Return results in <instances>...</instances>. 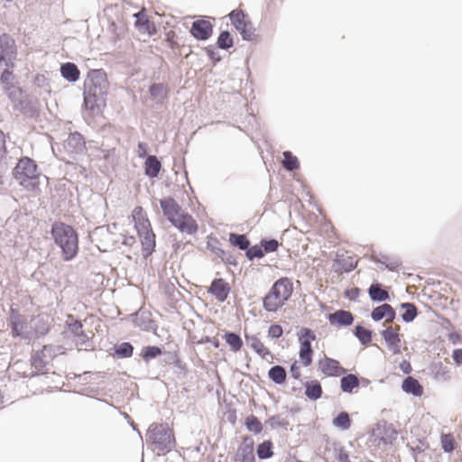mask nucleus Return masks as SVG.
<instances>
[{"label":"nucleus","mask_w":462,"mask_h":462,"mask_svg":"<svg viewBox=\"0 0 462 462\" xmlns=\"http://www.w3.org/2000/svg\"><path fill=\"white\" fill-rule=\"evenodd\" d=\"M273 443L271 439H266L261 442L256 447V455L260 460H265L273 457Z\"/></svg>","instance_id":"nucleus-44"},{"label":"nucleus","mask_w":462,"mask_h":462,"mask_svg":"<svg viewBox=\"0 0 462 462\" xmlns=\"http://www.w3.org/2000/svg\"><path fill=\"white\" fill-rule=\"evenodd\" d=\"M22 93H23V89L21 88H15L12 91H8V93L6 95L8 97V98L13 103H17V106H18L19 101L23 100L22 98H20V96Z\"/></svg>","instance_id":"nucleus-61"},{"label":"nucleus","mask_w":462,"mask_h":462,"mask_svg":"<svg viewBox=\"0 0 462 462\" xmlns=\"http://www.w3.org/2000/svg\"><path fill=\"white\" fill-rule=\"evenodd\" d=\"M223 338L232 352L236 353L241 350L243 340L238 333L226 330L223 335Z\"/></svg>","instance_id":"nucleus-38"},{"label":"nucleus","mask_w":462,"mask_h":462,"mask_svg":"<svg viewBox=\"0 0 462 462\" xmlns=\"http://www.w3.org/2000/svg\"><path fill=\"white\" fill-rule=\"evenodd\" d=\"M259 243L262 246L264 255L269 253L276 252L281 245L279 241L273 237H263L260 239Z\"/></svg>","instance_id":"nucleus-50"},{"label":"nucleus","mask_w":462,"mask_h":462,"mask_svg":"<svg viewBox=\"0 0 462 462\" xmlns=\"http://www.w3.org/2000/svg\"><path fill=\"white\" fill-rule=\"evenodd\" d=\"M332 425L342 431L348 430L352 425L349 413L346 411L338 412L337 415L333 418Z\"/></svg>","instance_id":"nucleus-41"},{"label":"nucleus","mask_w":462,"mask_h":462,"mask_svg":"<svg viewBox=\"0 0 462 462\" xmlns=\"http://www.w3.org/2000/svg\"><path fill=\"white\" fill-rule=\"evenodd\" d=\"M13 158L8 156L6 149L5 135L2 130H0V184L5 183V176L8 172Z\"/></svg>","instance_id":"nucleus-18"},{"label":"nucleus","mask_w":462,"mask_h":462,"mask_svg":"<svg viewBox=\"0 0 462 462\" xmlns=\"http://www.w3.org/2000/svg\"><path fill=\"white\" fill-rule=\"evenodd\" d=\"M162 170V163L156 155L148 157L143 162L144 175L149 179L158 178L161 171Z\"/></svg>","instance_id":"nucleus-25"},{"label":"nucleus","mask_w":462,"mask_h":462,"mask_svg":"<svg viewBox=\"0 0 462 462\" xmlns=\"http://www.w3.org/2000/svg\"><path fill=\"white\" fill-rule=\"evenodd\" d=\"M32 332V337L39 338L50 332V326L43 318L39 317Z\"/></svg>","instance_id":"nucleus-51"},{"label":"nucleus","mask_w":462,"mask_h":462,"mask_svg":"<svg viewBox=\"0 0 462 462\" xmlns=\"http://www.w3.org/2000/svg\"><path fill=\"white\" fill-rule=\"evenodd\" d=\"M148 93L152 100L157 98L166 99L168 98L169 88L162 83L154 82L149 86Z\"/></svg>","instance_id":"nucleus-42"},{"label":"nucleus","mask_w":462,"mask_h":462,"mask_svg":"<svg viewBox=\"0 0 462 462\" xmlns=\"http://www.w3.org/2000/svg\"><path fill=\"white\" fill-rule=\"evenodd\" d=\"M231 291L230 284L224 278H215L208 288V293L213 295L219 302H224Z\"/></svg>","instance_id":"nucleus-17"},{"label":"nucleus","mask_w":462,"mask_h":462,"mask_svg":"<svg viewBox=\"0 0 462 462\" xmlns=\"http://www.w3.org/2000/svg\"><path fill=\"white\" fill-rule=\"evenodd\" d=\"M441 448L445 453H451L455 449V439L451 433H442L440 436Z\"/></svg>","instance_id":"nucleus-52"},{"label":"nucleus","mask_w":462,"mask_h":462,"mask_svg":"<svg viewBox=\"0 0 462 462\" xmlns=\"http://www.w3.org/2000/svg\"><path fill=\"white\" fill-rule=\"evenodd\" d=\"M402 390L414 397H420L423 394V387L416 378L410 375L402 380Z\"/></svg>","instance_id":"nucleus-30"},{"label":"nucleus","mask_w":462,"mask_h":462,"mask_svg":"<svg viewBox=\"0 0 462 462\" xmlns=\"http://www.w3.org/2000/svg\"><path fill=\"white\" fill-rule=\"evenodd\" d=\"M51 346H44L42 349L32 352L30 358L32 367L35 370L44 372L47 365L44 360L46 352H51Z\"/></svg>","instance_id":"nucleus-31"},{"label":"nucleus","mask_w":462,"mask_h":462,"mask_svg":"<svg viewBox=\"0 0 462 462\" xmlns=\"http://www.w3.org/2000/svg\"><path fill=\"white\" fill-rule=\"evenodd\" d=\"M282 156V166L287 171L292 172L300 169V161L291 151H284Z\"/></svg>","instance_id":"nucleus-43"},{"label":"nucleus","mask_w":462,"mask_h":462,"mask_svg":"<svg viewBox=\"0 0 462 462\" xmlns=\"http://www.w3.org/2000/svg\"><path fill=\"white\" fill-rule=\"evenodd\" d=\"M133 217L134 228L136 229L142 245V254L143 258H148L155 251V235L147 216L143 214L142 207H136L134 209Z\"/></svg>","instance_id":"nucleus-7"},{"label":"nucleus","mask_w":462,"mask_h":462,"mask_svg":"<svg viewBox=\"0 0 462 462\" xmlns=\"http://www.w3.org/2000/svg\"><path fill=\"white\" fill-rule=\"evenodd\" d=\"M159 364L163 369V375L165 374V372L167 371V366L171 365H180V351L179 347L176 346V348L173 350H165L163 348V353L162 354V356H160Z\"/></svg>","instance_id":"nucleus-28"},{"label":"nucleus","mask_w":462,"mask_h":462,"mask_svg":"<svg viewBox=\"0 0 462 462\" xmlns=\"http://www.w3.org/2000/svg\"><path fill=\"white\" fill-rule=\"evenodd\" d=\"M245 339L247 346L253 350H254L257 345L261 342V340L255 335H249L247 333L245 334Z\"/></svg>","instance_id":"nucleus-63"},{"label":"nucleus","mask_w":462,"mask_h":462,"mask_svg":"<svg viewBox=\"0 0 462 462\" xmlns=\"http://www.w3.org/2000/svg\"><path fill=\"white\" fill-rule=\"evenodd\" d=\"M8 327L14 338H32V330H27L28 323L26 318L17 309L10 308Z\"/></svg>","instance_id":"nucleus-10"},{"label":"nucleus","mask_w":462,"mask_h":462,"mask_svg":"<svg viewBox=\"0 0 462 462\" xmlns=\"http://www.w3.org/2000/svg\"><path fill=\"white\" fill-rule=\"evenodd\" d=\"M160 206L163 217L180 232L189 236L198 232L199 225L197 221L189 213L184 211L171 196L162 198L160 200Z\"/></svg>","instance_id":"nucleus-3"},{"label":"nucleus","mask_w":462,"mask_h":462,"mask_svg":"<svg viewBox=\"0 0 462 462\" xmlns=\"http://www.w3.org/2000/svg\"><path fill=\"white\" fill-rule=\"evenodd\" d=\"M370 317L374 322H378L384 318L394 319L396 318V311L392 305L383 303L373 309Z\"/></svg>","instance_id":"nucleus-29"},{"label":"nucleus","mask_w":462,"mask_h":462,"mask_svg":"<svg viewBox=\"0 0 462 462\" xmlns=\"http://www.w3.org/2000/svg\"><path fill=\"white\" fill-rule=\"evenodd\" d=\"M265 424L269 425L272 430H274L276 428H282V429L287 430V428L289 426V421L284 419H280L279 415H273V416L269 417L265 420Z\"/></svg>","instance_id":"nucleus-54"},{"label":"nucleus","mask_w":462,"mask_h":462,"mask_svg":"<svg viewBox=\"0 0 462 462\" xmlns=\"http://www.w3.org/2000/svg\"><path fill=\"white\" fill-rule=\"evenodd\" d=\"M40 176L37 162L29 156H22L12 170L14 180L27 191L39 189Z\"/></svg>","instance_id":"nucleus-4"},{"label":"nucleus","mask_w":462,"mask_h":462,"mask_svg":"<svg viewBox=\"0 0 462 462\" xmlns=\"http://www.w3.org/2000/svg\"><path fill=\"white\" fill-rule=\"evenodd\" d=\"M430 374L436 380L447 381L450 378L449 369L441 361L432 362L429 366Z\"/></svg>","instance_id":"nucleus-36"},{"label":"nucleus","mask_w":462,"mask_h":462,"mask_svg":"<svg viewBox=\"0 0 462 462\" xmlns=\"http://www.w3.org/2000/svg\"><path fill=\"white\" fill-rule=\"evenodd\" d=\"M216 46L224 51H228L234 46V38L228 30H224L219 32Z\"/></svg>","instance_id":"nucleus-47"},{"label":"nucleus","mask_w":462,"mask_h":462,"mask_svg":"<svg viewBox=\"0 0 462 462\" xmlns=\"http://www.w3.org/2000/svg\"><path fill=\"white\" fill-rule=\"evenodd\" d=\"M337 452L336 457L339 462H351L349 459V454L345 450L344 447H340L337 449H335Z\"/></svg>","instance_id":"nucleus-64"},{"label":"nucleus","mask_w":462,"mask_h":462,"mask_svg":"<svg viewBox=\"0 0 462 462\" xmlns=\"http://www.w3.org/2000/svg\"><path fill=\"white\" fill-rule=\"evenodd\" d=\"M367 293L373 302L381 303L390 300L389 293L383 290V285L374 282L368 288Z\"/></svg>","instance_id":"nucleus-27"},{"label":"nucleus","mask_w":462,"mask_h":462,"mask_svg":"<svg viewBox=\"0 0 462 462\" xmlns=\"http://www.w3.org/2000/svg\"><path fill=\"white\" fill-rule=\"evenodd\" d=\"M297 337L300 344V360L305 367H308L313 361L314 351L311 343L317 339L316 333L310 328L301 327L297 332Z\"/></svg>","instance_id":"nucleus-9"},{"label":"nucleus","mask_w":462,"mask_h":462,"mask_svg":"<svg viewBox=\"0 0 462 462\" xmlns=\"http://www.w3.org/2000/svg\"><path fill=\"white\" fill-rule=\"evenodd\" d=\"M138 157L141 159L146 160L148 157L152 156L149 154V147L148 144L144 142L138 143Z\"/></svg>","instance_id":"nucleus-60"},{"label":"nucleus","mask_w":462,"mask_h":462,"mask_svg":"<svg viewBox=\"0 0 462 462\" xmlns=\"http://www.w3.org/2000/svg\"><path fill=\"white\" fill-rule=\"evenodd\" d=\"M50 234L54 245L60 249L61 258L65 262L74 260L79 252V236L70 225L62 221H55Z\"/></svg>","instance_id":"nucleus-2"},{"label":"nucleus","mask_w":462,"mask_h":462,"mask_svg":"<svg viewBox=\"0 0 462 462\" xmlns=\"http://www.w3.org/2000/svg\"><path fill=\"white\" fill-rule=\"evenodd\" d=\"M244 424L245 429L254 435L261 434L263 429V423L261 422L259 418H257L254 414L246 416Z\"/></svg>","instance_id":"nucleus-46"},{"label":"nucleus","mask_w":462,"mask_h":462,"mask_svg":"<svg viewBox=\"0 0 462 462\" xmlns=\"http://www.w3.org/2000/svg\"><path fill=\"white\" fill-rule=\"evenodd\" d=\"M400 308L403 310V312L401 314V319L404 323L412 322L419 315V310L412 302H402L400 304Z\"/></svg>","instance_id":"nucleus-40"},{"label":"nucleus","mask_w":462,"mask_h":462,"mask_svg":"<svg viewBox=\"0 0 462 462\" xmlns=\"http://www.w3.org/2000/svg\"><path fill=\"white\" fill-rule=\"evenodd\" d=\"M109 82L103 69L88 71L83 84V109L91 117L102 115L106 106Z\"/></svg>","instance_id":"nucleus-1"},{"label":"nucleus","mask_w":462,"mask_h":462,"mask_svg":"<svg viewBox=\"0 0 462 462\" xmlns=\"http://www.w3.org/2000/svg\"><path fill=\"white\" fill-rule=\"evenodd\" d=\"M207 248L215 254L217 257H219L226 265L237 266L238 263L236 257L230 252L214 245L209 242L207 243Z\"/></svg>","instance_id":"nucleus-33"},{"label":"nucleus","mask_w":462,"mask_h":462,"mask_svg":"<svg viewBox=\"0 0 462 462\" xmlns=\"http://www.w3.org/2000/svg\"><path fill=\"white\" fill-rule=\"evenodd\" d=\"M357 380V374L346 373V374H343L339 381L341 392L345 393H353L354 390L358 388Z\"/></svg>","instance_id":"nucleus-37"},{"label":"nucleus","mask_w":462,"mask_h":462,"mask_svg":"<svg viewBox=\"0 0 462 462\" xmlns=\"http://www.w3.org/2000/svg\"><path fill=\"white\" fill-rule=\"evenodd\" d=\"M134 18V28L141 33L152 37L157 34L158 28L153 21L150 19L145 8L133 14Z\"/></svg>","instance_id":"nucleus-11"},{"label":"nucleus","mask_w":462,"mask_h":462,"mask_svg":"<svg viewBox=\"0 0 462 462\" xmlns=\"http://www.w3.org/2000/svg\"><path fill=\"white\" fill-rule=\"evenodd\" d=\"M204 50L207 53L208 60L212 62L213 66H216L217 63H219L222 60V57L219 55L218 51H217V46L208 45V46L205 47Z\"/></svg>","instance_id":"nucleus-55"},{"label":"nucleus","mask_w":462,"mask_h":462,"mask_svg":"<svg viewBox=\"0 0 462 462\" xmlns=\"http://www.w3.org/2000/svg\"><path fill=\"white\" fill-rule=\"evenodd\" d=\"M214 25L208 20L198 19L192 22L189 33L198 41H207L213 34Z\"/></svg>","instance_id":"nucleus-15"},{"label":"nucleus","mask_w":462,"mask_h":462,"mask_svg":"<svg viewBox=\"0 0 462 462\" xmlns=\"http://www.w3.org/2000/svg\"><path fill=\"white\" fill-rule=\"evenodd\" d=\"M64 149L69 157L73 159L77 155L85 153L87 152L85 137L78 131L70 133L64 141Z\"/></svg>","instance_id":"nucleus-12"},{"label":"nucleus","mask_w":462,"mask_h":462,"mask_svg":"<svg viewBox=\"0 0 462 462\" xmlns=\"http://www.w3.org/2000/svg\"><path fill=\"white\" fill-rule=\"evenodd\" d=\"M318 365L326 376L337 377L346 374V369L340 365L339 361L326 356L319 361Z\"/></svg>","instance_id":"nucleus-16"},{"label":"nucleus","mask_w":462,"mask_h":462,"mask_svg":"<svg viewBox=\"0 0 462 462\" xmlns=\"http://www.w3.org/2000/svg\"><path fill=\"white\" fill-rule=\"evenodd\" d=\"M304 394L311 402H316L322 397L323 389L319 380L313 379L303 383Z\"/></svg>","instance_id":"nucleus-26"},{"label":"nucleus","mask_w":462,"mask_h":462,"mask_svg":"<svg viewBox=\"0 0 462 462\" xmlns=\"http://www.w3.org/2000/svg\"><path fill=\"white\" fill-rule=\"evenodd\" d=\"M245 252V257L248 261H254V259H261L264 257L260 243L254 245H250Z\"/></svg>","instance_id":"nucleus-53"},{"label":"nucleus","mask_w":462,"mask_h":462,"mask_svg":"<svg viewBox=\"0 0 462 462\" xmlns=\"http://www.w3.org/2000/svg\"><path fill=\"white\" fill-rule=\"evenodd\" d=\"M235 462H255L254 451L251 448H245L241 446L238 447L236 455L234 457Z\"/></svg>","instance_id":"nucleus-49"},{"label":"nucleus","mask_w":462,"mask_h":462,"mask_svg":"<svg viewBox=\"0 0 462 462\" xmlns=\"http://www.w3.org/2000/svg\"><path fill=\"white\" fill-rule=\"evenodd\" d=\"M173 366L175 368L173 374L178 379L183 380L187 377L189 370L186 363L180 359V365H173Z\"/></svg>","instance_id":"nucleus-57"},{"label":"nucleus","mask_w":462,"mask_h":462,"mask_svg":"<svg viewBox=\"0 0 462 462\" xmlns=\"http://www.w3.org/2000/svg\"><path fill=\"white\" fill-rule=\"evenodd\" d=\"M228 242L233 246L241 251H245L250 245V240L245 234L231 232L228 234Z\"/></svg>","instance_id":"nucleus-39"},{"label":"nucleus","mask_w":462,"mask_h":462,"mask_svg":"<svg viewBox=\"0 0 462 462\" xmlns=\"http://www.w3.org/2000/svg\"><path fill=\"white\" fill-rule=\"evenodd\" d=\"M354 336L359 340L363 346H368L372 342L373 331L364 328L360 324H356L354 328Z\"/></svg>","instance_id":"nucleus-45"},{"label":"nucleus","mask_w":462,"mask_h":462,"mask_svg":"<svg viewBox=\"0 0 462 462\" xmlns=\"http://www.w3.org/2000/svg\"><path fill=\"white\" fill-rule=\"evenodd\" d=\"M267 375L273 383L282 385L287 380V370L281 365H274L268 370Z\"/></svg>","instance_id":"nucleus-34"},{"label":"nucleus","mask_w":462,"mask_h":462,"mask_svg":"<svg viewBox=\"0 0 462 462\" xmlns=\"http://www.w3.org/2000/svg\"><path fill=\"white\" fill-rule=\"evenodd\" d=\"M17 53L14 52L11 56L5 58L4 60H1L0 65H4L5 69L3 70H10L14 72V69L15 67V60L17 58Z\"/></svg>","instance_id":"nucleus-58"},{"label":"nucleus","mask_w":462,"mask_h":462,"mask_svg":"<svg viewBox=\"0 0 462 462\" xmlns=\"http://www.w3.org/2000/svg\"><path fill=\"white\" fill-rule=\"evenodd\" d=\"M327 319L331 326L346 328L353 324L354 315L349 310H337L328 314Z\"/></svg>","instance_id":"nucleus-19"},{"label":"nucleus","mask_w":462,"mask_h":462,"mask_svg":"<svg viewBox=\"0 0 462 462\" xmlns=\"http://www.w3.org/2000/svg\"><path fill=\"white\" fill-rule=\"evenodd\" d=\"M134 327L145 332H152L157 335L158 326L155 320L152 318V313L149 310H139L131 315Z\"/></svg>","instance_id":"nucleus-14"},{"label":"nucleus","mask_w":462,"mask_h":462,"mask_svg":"<svg viewBox=\"0 0 462 462\" xmlns=\"http://www.w3.org/2000/svg\"><path fill=\"white\" fill-rule=\"evenodd\" d=\"M398 432L393 427V424L388 423L386 420H382L373 427L371 435L379 439V442L388 445L392 444L396 439Z\"/></svg>","instance_id":"nucleus-13"},{"label":"nucleus","mask_w":462,"mask_h":462,"mask_svg":"<svg viewBox=\"0 0 462 462\" xmlns=\"http://www.w3.org/2000/svg\"><path fill=\"white\" fill-rule=\"evenodd\" d=\"M162 346L156 345H147L142 347L138 356L146 365H149L152 360L162 356Z\"/></svg>","instance_id":"nucleus-32"},{"label":"nucleus","mask_w":462,"mask_h":462,"mask_svg":"<svg viewBox=\"0 0 462 462\" xmlns=\"http://www.w3.org/2000/svg\"><path fill=\"white\" fill-rule=\"evenodd\" d=\"M147 445L153 446L157 450L168 454L176 448L177 441L172 429L167 423H152L145 434Z\"/></svg>","instance_id":"nucleus-5"},{"label":"nucleus","mask_w":462,"mask_h":462,"mask_svg":"<svg viewBox=\"0 0 462 462\" xmlns=\"http://www.w3.org/2000/svg\"><path fill=\"white\" fill-rule=\"evenodd\" d=\"M245 339L247 346L253 350H254L257 345L261 342V340L255 335H249L247 333L245 334Z\"/></svg>","instance_id":"nucleus-62"},{"label":"nucleus","mask_w":462,"mask_h":462,"mask_svg":"<svg viewBox=\"0 0 462 462\" xmlns=\"http://www.w3.org/2000/svg\"><path fill=\"white\" fill-rule=\"evenodd\" d=\"M372 261L380 264L382 270L385 269L390 272H397L402 265V261L398 258L390 257L387 254H380L379 255L374 254Z\"/></svg>","instance_id":"nucleus-24"},{"label":"nucleus","mask_w":462,"mask_h":462,"mask_svg":"<svg viewBox=\"0 0 462 462\" xmlns=\"http://www.w3.org/2000/svg\"><path fill=\"white\" fill-rule=\"evenodd\" d=\"M381 336L393 355L401 354V337L396 329L387 328L381 331Z\"/></svg>","instance_id":"nucleus-20"},{"label":"nucleus","mask_w":462,"mask_h":462,"mask_svg":"<svg viewBox=\"0 0 462 462\" xmlns=\"http://www.w3.org/2000/svg\"><path fill=\"white\" fill-rule=\"evenodd\" d=\"M112 356L119 359L130 358L134 355V347L130 342L116 343L112 347Z\"/></svg>","instance_id":"nucleus-35"},{"label":"nucleus","mask_w":462,"mask_h":462,"mask_svg":"<svg viewBox=\"0 0 462 462\" xmlns=\"http://www.w3.org/2000/svg\"><path fill=\"white\" fill-rule=\"evenodd\" d=\"M64 326L73 337L81 334V330L83 329L82 321L80 319H75L74 316L71 314L68 315V319L65 321Z\"/></svg>","instance_id":"nucleus-48"},{"label":"nucleus","mask_w":462,"mask_h":462,"mask_svg":"<svg viewBox=\"0 0 462 462\" xmlns=\"http://www.w3.org/2000/svg\"><path fill=\"white\" fill-rule=\"evenodd\" d=\"M268 337L272 339H278L283 335V328L278 323H273L268 328Z\"/></svg>","instance_id":"nucleus-56"},{"label":"nucleus","mask_w":462,"mask_h":462,"mask_svg":"<svg viewBox=\"0 0 462 462\" xmlns=\"http://www.w3.org/2000/svg\"><path fill=\"white\" fill-rule=\"evenodd\" d=\"M357 267V261L354 260V257L347 256L344 257L342 254H337L332 263V271L337 273H351Z\"/></svg>","instance_id":"nucleus-21"},{"label":"nucleus","mask_w":462,"mask_h":462,"mask_svg":"<svg viewBox=\"0 0 462 462\" xmlns=\"http://www.w3.org/2000/svg\"><path fill=\"white\" fill-rule=\"evenodd\" d=\"M361 290L357 287H352L347 288L344 291V295L346 299H348L351 301H356L359 295H360Z\"/></svg>","instance_id":"nucleus-59"},{"label":"nucleus","mask_w":462,"mask_h":462,"mask_svg":"<svg viewBox=\"0 0 462 462\" xmlns=\"http://www.w3.org/2000/svg\"><path fill=\"white\" fill-rule=\"evenodd\" d=\"M60 73L62 79L69 83H75L80 79V70L78 65L71 61L61 63Z\"/></svg>","instance_id":"nucleus-23"},{"label":"nucleus","mask_w":462,"mask_h":462,"mask_svg":"<svg viewBox=\"0 0 462 462\" xmlns=\"http://www.w3.org/2000/svg\"><path fill=\"white\" fill-rule=\"evenodd\" d=\"M293 293V283L288 277H281L276 280L266 295L263 298V308L267 312H276Z\"/></svg>","instance_id":"nucleus-6"},{"label":"nucleus","mask_w":462,"mask_h":462,"mask_svg":"<svg viewBox=\"0 0 462 462\" xmlns=\"http://www.w3.org/2000/svg\"><path fill=\"white\" fill-rule=\"evenodd\" d=\"M21 114L30 119H36L41 115V108L38 100L26 98L19 101L17 106Z\"/></svg>","instance_id":"nucleus-22"},{"label":"nucleus","mask_w":462,"mask_h":462,"mask_svg":"<svg viewBox=\"0 0 462 462\" xmlns=\"http://www.w3.org/2000/svg\"><path fill=\"white\" fill-rule=\"evenodd\" d=\"M227 17L244 41L252 42L257 39L255 28L245 11L234 9L227 14Z\"/></svg>","instance_id":"nucleus-8"}]
</instances>
